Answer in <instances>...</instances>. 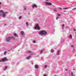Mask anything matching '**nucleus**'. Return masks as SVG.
<instances>
[{"mask_svg": "<svg viewBox=\"0 0 76 76\" xmlns=\"http://www.w3.org/2000/svg\"><path fill=\"white\" fill-rule=\"evenodd\" d=\"M0 16H3V18H5L6 17V14L4 12V11L3 10H1L0 11Z\"/></svg>", "mask_w": 76, "mask_h": 76, "instance_id": "f257e3e1", "label": "nucleus"}, {"mask_svg": "<svg viewBox=\"0 0 76 76\" xmlns=\"http://www.w3.org/2000/svg\"><path fill=\"white\" fill-rule=\"evenodd\" d=\"M39 34L41 35H46L47 34V32L44 31H40L39 33Z\"/></svg>", "mask_w": 76, "mask_h": 76, "instance_id": "f03ea898", "label": "nucleus"}, {"mask_svg": "<svg viewBox=\"0 0 76 76\" xmlns=\"http://www.w3.org/2000/svg\"><path fill=\"white\" fill-rule=\"evenodd\" d=\"M15 39V37H9L6 39V41H7V42H9V41H10V39Z\"/></svg>", "mask_w": 76, "mask_h": 76, "instance_id": "7ed1b4c3", "label": "nucleus"}, {"mask_svg": "<svg viewBox=\"0 0 76 76\" xmlns=\"http://www.w3.org/2000/svg\"><path fill=\"white\" fill-rule=\"evenodd\" d=\"M5 61H8V59H7L6 58H4L2 59L1 60H0V62H4Z\"/></svg>", "mask_w": 76, "mask_h": 76, "instance_id": "20e7f679", "label": "nucleus"}, {"mask_svg": "<svg viewBox=\"0 0 76 76\" xmlns=\"http://www.w3.org/2000/svg\"><path fill=\"white\" fill-rule=\"evenodd\" d=\"M35 29H37V30H39L40 29V27H39L38 24L36 25V26L34 27Z\"/></svg>", "mask_w": 76, "mask_h": 76, "instance_id": "39448f33", "label": "nucleus"}, {"mask_svg": "<svg viewBox=\"0 0 76 76\" xmlns=\"http://www.w3.org/2000/svg\"><path fill=\"white\" fill-rule=\"evenodd\" d=\"M45 4H47V5H49V6H51L52 5L51 3H49L47 2H45Z\"/></svg>", "mask_w": 76, "mask_h": 76, "instance_id": "423d86ee", "label": "nucleus"}, {"mask_svg": "<svg viewBox=\"0 0 76 76\" xmlns=\"http://www.w3.org/2000/svg\"><path fill=\"white\" fill-rule=\"evenodd\" d=\"M21 34L22 36H23V37H25V33H24V32H23V31H21Z\"/></svg>", "mask_w": 76, "mask_h": 76, "instance_id": "0eeeda50", "label": "nucleus"}, {"mask_svg": "<svg viewBox=\"0 0 76 76\" xmlns=\"http://www.w3.org/2000/svg\"><path fill=\"white\" fill-rule=\"evenodd\" d=\"M32 8H34V7H35L36 8H37V5L35 4L33 5Z\"/></svg>", "mask_w": 76, "mask_h": 76, "instance_id": "6e6552de", "label": "nucleus"}, {"mask_svg": "<svg viewBox=\"0 0 76 76\" xmlns=\"http://www.w3.org/2000/svg\"><path fill=\"white\" fill-rule=\"evenodd\" d=\"M14 35L15 36V37H18V34L15 33H14Z\"/></svg>", "mask_w": 76, "mask_h": 76, "instance_id": "1a4fd4ad", "label": "nucleus"}, {"mask_svg": "<svg viewBox=\"0 0 76 76\" xmlns=\"http://www.w3.org/2000/svg\"><path fill=\"white\" fill-rule=\"evenodd\" d=\"M35 67L36 69H38V65H35Z\"/></svg>", "mask_w": 76, "mask_h": 76, "instance_id": "9d476101", "label": "nucleus"}, {"mask_svg": "<svg viewBox=\"0 0 76 76\" xmlns=\"http://www.w3.org/2000/svg\"><path fill=\"white\" fill-rule=\"evenodd\" d=\"M69 37L70 39H72V34H70L69 36Z\"/></svg>", "mask_w": 76, "mask_h": 76, "instance_id": "9b49d317", "label": "nucleus"}, {"mask_svg": "<svg viewBox=\"0 0 76 76\" xmlns=\"http://www.w3.org/2000/svg\"><path fill=\"white\" fill-rule=\"evenodd\" d=\"M26 25L27 27H28L29 26V24H28V22H26Z\"/></svg>", "mask_w": 76, "mask_h": 76, "instance_id": "f8f14e48", "label": "nucleus"}, {"mask_svg": "<svg viewBox=\"0 0 76 76\" xmlns=\"http://www.w3.org/2000/svg\"><path fill=\"white\" fill-rule=\"evenodd\" d=\"M30 57H31V56H28L27 58V60H29L30 59Z\"/></svg>", "mask_w": 76, "mask_h": 76, "instance_id": "ddd939ff", "label": "nucleus"}, {"mask_svg": "<svg viewBox=\"0 0 76 76\" xmlns=\"http://www.w3.org/2000/svg\"><path fill=\"white\" fill-rule=\"evenodd\" d=\"M68 8L67 7L64 8H63L64 10H66V9H68Z\"/></svg>", "mask_w": 76, "mask_h": 76, "instance_id": "4468645a", "label": "nucleus"}, {"mask_svg": "<svg viewBox=\"0 0 76 76\" xmlns=\"http://www.w3.org/2000/svg\"><path fill=\"white\" fill-rule=\"evenodd\" d=\"M59 52H60V51H59V50L57 52V55H58V54H59Z\"/></svg>", "mask_w": 76, "mask_h": 76, "instance_id": "2eb2a0df", "label": "nucleus"}, {"mask_svg": "<svg viewBox=\"0 0 76 76\" xmlns=\"http://www.w3.org/2000/svg\"><path fill=\"white\" fill-rule=\"evenodd\" d=\"M51 53H53L54 52V50L52 49L51 50Z\"/></svg>", "mask_w": 76, "mask_h": 76, "instance_id": "dca6fc26", "label": "nucleus"}, {"mask_svg": "<svg viewBox=\"0 0 76 76\" xmlns=\"http://www.w3.org/2000/svg\"><path fill=\"white\" fill-rule=\"evenodd\" d=\"M7 66H6L4 69V70H5V69H7Z\"/></svg>", "mask_w": 76, "mask_h": 76, "instance_id": "f3484780", "label": "nucleus"}, {"mask_svg": "<svg viewBox=\"0 0 76 76\" xmlns=\"http://www.w3.org/2000/svg\"><path fill=\"white\" fill-rule=\"evenodd\" d=\"M62 27L63 28V29L64 28V24H62Z\"/></svg>", "mask_w": 76, "mask_h": 76, "instance_id": "a211bd4d", "label": "nucleus"}, {"mask_svg": "<svg viewBox=\"0 0 76 76\" xmlns=\"http://www.w3.org/2000/svg\"><path fill=\"white\" fill-rule=\"evenodd\" d=\"M71 76H74L73 75V72H71Z\"/></svg>", "mask_w": 76, "mask_h": 76, "instance_id": "6ab92c4d", "label": "nucleus"}, {"mask_svg": "<svg viewBox=\"0 0 76 76\" xmlns=\"http://www.w3.org/2000/svg\"><path fill=\"white\" fill-rule=\"evenodd\" d=\"M4 55H6V52L5 51L4 53Z\"/></svg>", "mask_w": 76, "mask_h": 76, "instance_id": "aec40b11", "label": "nucleus"}, {"mask_svg": "<svg viewBox=\"0 0 76 76\" xmlns=\"http://www.w3.org/2000/svg\"><path fill=\"white\" fill-rule=\"evenodd\" d=\"M54 11H55V12H57V9H56V8H55L54 9Z\"/></svg>", "mask_w": 76, "mask_h": 76, "instance_id": "412c9836", "label": "nucleus"}, {"mask_svg": "<svg viewBox=\"0 0 76 76\" xmlns=\"http://www.w3.org/2000/svg\"><path fill=\"white\" fill-rule=\"evenodd\" d=\"M22 18V16H20L19 18V19H21Z\"/></svg>", "mask_w": 76, "mask_h": 76, "instance_id": "4be33fe9", "label": "nucleus"}, {"mask_svg": "<svg viewBox=\"0 0 76 76\" xmlns=\"http://www.w3.org/2000/svg\"><path fill=\"white\" fill-rule=\"evenodd\" d=\"M28 53H31V51H28Z\"/></svg>", "mask_w": 76, "mask_h": 76, "instance_id": "5701e85b", "label": "nucleus"}, {"mask_svg": "<svg viewBox=\"0 0 76 76\" xmlns=\"http://www.w3.org/2000/svg\"><path fill=\"white\" fill-rule=\"evenodd\" d=\"M33 42H34V43H35V41L33 40Z\"/></svg>", "mask_w": 76, "mask_h": 76, "instance_id": "b1692460", "label": "nucleus"}, {"mask_svg": "<svg viewBox=\"0 0 76 76\" xmlns=\"http://www.w3.org/2000/svg\"><path fill=\"white\" fill-rule=\"evenodd\" d=\"M43 76H47L46 74H44Z\"/></svg>", "mask_w": 76, "mask_h": 76, "instance_id": "393cba45", "label": "nucleus"}, {"mask_svg": "<svg viewBox=\"0 0 76 76\" xmlns=\"http://www.w3.org/2000/svg\"><path fill=\"white\" fill-rule=\"evenodd\" d=\"M24 9L25 10H26V7H24Z\"/></svg>", "mask_w": 76, "mask_h": 76, "instance_id": "a878e982", "label": "nucleus"}, {"mask_svg": "<svg viewBox=\"0 0 76 76\" xmlns=\"http://www.w3.org/2000/svg\"><path fill=\"white\" fill-rule=\"evenodd\" d=\"M58 16H60V15L59 14H58Z\"/></svg>", "mask_w": 76, "mask_h": 76, "instance_id": "bb28decb", "label": "nucleus"}, {"mask_svg": "<svg viewBox=\"0 0 76 76\" xmlns=\"http://www.w3.org/2000/svg\"><path fill=\"white\" fill-rule=\"evenodd\" d=\"M40 53L41 54H42V50H41Z\"/></svg>", "mask_w": 76, "mask_h": 76, "instance_id": "cd10ccee", "label": "nucleus"}, {"mask_svg": "<svg viewBox=\"0 0 76 76\" xmlns=\"http://www.w3.org/2000/svg\"><path fill=\"white\" fill-rule=\"evenodd\" d=\"M58 19V17H56V19Z\"/></svg>", "mask_w": 76, "mask_h": 76, "instance_id": "c85d7f7f", "label": "nucleus"}, {"mask_svg": "<svg viewBox=\"0 0 76 76\" xmlns=\"http://www.w3.org/2000/svg\"><path fill=\"white\" fill-rule=\"evenodd\" d=\"M59 10H61V8H59Z\"/></svg>", "mask_w": 76, "mask_h": 76, "instance_id": "c756f323", "label": "nucleus"}, {"mask_svg": "<svg viewBox=\"0 0 76 76\" xmlns=\"http://www.w3.org/2000/svg\"><path fill=\"white\" fill-rule=\"evenodd\" d=\"M0 6H1V2H0ZM0 9H1V7H0Z\"/></svg>", "mask_w": 76, "mask_h": 76, "instance_id": "7c9ffc66", "label": "nucleus"}, {"mask_svg": "<svg viewBox=\"0 0 76 76\" xmlns=\"http://www.w3.org/2000/svg\"><path fill=\"white\" fill-rule=\"evenodd\" d=\"M71 47L73 48V46L72 45H71Z\"/></svg>", "mask_w": 76, "mask_h": 76, "instance_id": "2f4dec72", "label": "nucleus"}, {"mask_svg": "<svg viewBox=\"0 0 76 76\" xmlns=\"http://www.w3.org/2000/svg\"><path fill=\"white\" fill-rule=\"evenodd\" d=\"M66 70V71H67V69H66V70Z\"/></svg>", "mask_w": 76, "mask_h": 76, "instance_id": "473e14b6", "label": "nucleus"}, {"mask_svg": "<svg viewBox=\"0 0 76 76\" xmlns=\"http://www.w3.org/2000/svg\"><path fill=\"white\" fill-rule=\"evenodd\" d=\"M45 67H47V66H46V65H45Z\"/></svg>", "mask_w": 76, "mask_h": 76, "instance_id": "72a5a7b5", "label": "nucleus"}, {"mask_svg": "<svg viewBox=\"0 0 76 76\" xmlns=\"http://www.w3.org/2000/svg\"><path fill=\"white\" fill-rule=\"evenodd\" d=\"M75 9H74V8L73 9V10H75Z\"/></svg>", "mask_w": 76, "mask_h": 76, "instance_id": "f704fd0d", "label": "nucleus"}, {"mask_svg": "<svg viewBox=\"0 0 76 76\" xmlns=\"http://www.w3.org/2000/svg\"><path fill=\"white\" fill-rule=\"evenodd\" d=\"M74 31H76V30L74 29Z\"/></svg>", "mask_w": 76, "mask_h": 76, "instance_id": "c9c22d12", "label": "nucleus"}, {"mask_svg": "<svg viewBox=\"0 0 76 76\" xmlns=\"http://www.w3.org/2000/svg\"><path fill=\"white\" fill-rule=\"evenodd\" d=\"M4 25L5 26L6 25V24H5Z\"/></svg>", "mask_w": 76, "mask_h": 76, "instance_id": "e433bc0d", "label": "nucleus"}, {"mask_svg": "<svg viewBox=\"0 0 76 76\" xmlns=\"http://www.w3.org/2000/svg\"><path fill=\"white\" fill-rule=\"evenodd\" d=\"M46 1H47V0H46Z\"/></svg>", "mask_w": 76, "mask_h": 76, "instance_id": "4c0bfd02", "label": "nucleus"}]
</instances>
